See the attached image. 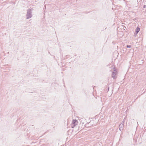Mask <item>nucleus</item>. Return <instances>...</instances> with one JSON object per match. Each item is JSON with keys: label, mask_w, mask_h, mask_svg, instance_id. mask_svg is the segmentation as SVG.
I'll return each mask as SVG.
<instances>
[{"label": "nucleus", "mask_w": 146, "mask_h": 146, "mask_svg": "<svg viewBox=\"0 0 146 146\" xmlns=\"http://www.w3.org/2000/svg\"><path fill=\"white\" fill-rule=\"evenodd\" d=\"M144 128L146 129V127H145Z\"/></svg>", "instance_id": "13"}, {"label": "nucleus", "mask_w": 146, "mask_h": 146, "mask_svg": "<svg viewBox=\"0 0 146 146\" xmlns=\"http://www.w3.org/2000/svg\"><path fill=\"white\" fill-rule=\"evenodd\" d=\"M140 29L139 27H137L135 29V33L136 35H137V33H138V32L139 31Z\"/></svg>", "instance_id": "5"}, {"label": "nucleus", "mask_w": 146, "mask_h": 146, "mask_svg": "<svg viewBox=\"0 0 146 146\" xmlns=\"http://www.w3.org/2000/svg\"><path fill=\"white\" fill-rule=\"evenodd\" d=\"M117 73H115L114 72H112L111 77L114 79H115L117 78L116 75Z\"/></svg>", "instance_id": "3"}, {"label": "nucleus", "mask_w": 146, "mask_h": 146, "mask_svg": "<svg viewBox=\"0 0 146 146\" xmlns=\"http://www.w3.org/2000/svg\"><path fill=\"white\" fill-rule=\"evenodd\" d=\"M105 89L104 91L106 93H107L109 91V87L107 85H106L105 86Z\"/></svg>", "instance_id": "4"}, {"label": "nucleus", "mask_w": 146, "mask_h": 146, "mask_svg": "<svg viewBox=\"0 0 146 146\" xmlns=\"http://www.w3.org/2000/svg\"><path fill=\"white\" fill-rule=\"evenodd\" d=\"M33 10V9H29L27 10V14L26 15L27 19H28L32 17V11Z\"/></svg>", "instance_id": "1"}, {"label": "nucleus", "mask_w": 146, "mask_h": 146, "mask_svg": "<svg viewBox=\"0 0 146 146\" xmlns=\"http://www.w3.org/2000/svg\"><path fill=\"white\" fill-rule=\"evenodd\" d=\"M131 47V45H127L126 46V47L127 48H130Z\"/></svg>", "instance_id": "9"}, {"label": "nucleus", "mask_w": 146, "mask_h": 146, "mask_svg": "<svg viewBox=\"0 0 146 146\" xmlns=\"http://www.w3.org/2000/svg\"><path fill=\"white\" fill-rule=\"evenodd\" d=\"M64 87H65V85H64Z\"/></svg>", "instance_id": "15"}, {"label": "nucleus", "mask_w": 146, "mask_h": 146, "mask_svg": "<svg viewBox=\"0 0 146 146\" xmlns=\"http://www.w3.org/2000/svg\"><path fill=\"white\" fill-rule=\"evenodd\" d=\"M113 70L112 72H114L115 73H117V68L115 67L114 66H113Z\"/></svg>", "instance_id": "6"}, {"label": "nucleus", "mask_w": 146, "mask_h": 146, "mask_svg": "<svg viewBox=\"0 0 146 146\" xmlns=\"http://www.w3.org/2000/svg\"><path fill=\"white\" fill-rule=\"evenodd\" d=\"M78 122L77 120L76 119H73L72 121L71 124V127L73 128L75 126L78 125Z\"/></svg>", "instance_id": "2"}, {"label": "nucleus", "mask_w": 146, "mask_h": 146, "mask_svg": "<svg viewBox=\"0 0 146 146\" xmlns=\"http://www.w3.org/2000/svg\"><path fill=\"white\" fill-rule=\"evenodd\" d=\"M119 130H120V131H121L123 130V129L122 128H119Z\"/></svg>", "instance_id": "10"}, {"label": "nucleus", "mask_w": 146, "mask_h": 146, "mask_svg": "<svg viewBox=\"0 0 146 146\" xmlns=\"http://www.w3.org/2000/svg\"><path fill=\"white\" fill-rule=\"evenodd\" d=\"M146 7V5H144L143 6V8H145Z\"/></svg>", "instance_id": "11"}, {"label": "nucleus", "mask_w": 146, "mask_h": 146, "mask_svg": "<svg viewBox=\"0 0 146 146\" xmlns=\"http://www.w3.org/2000/svg\"><path fill=\"white\" fill-rule=\"evenodd\" d=\"M124 125H122L120 124L119 126V128H122L123 129Z\"/></svg>", "instance_id": "7"}, {"label": "nucleus", "mask_w": 146, "mask_h": 146, "mask_svg": "<svg viewBox=\"0 0 146 146\" xmlns=\"http://www.w3.org/2000/svg\"><path fill=\"white\" fill-rule=\"evenodd\" d=\"M124 122H125V121H123L120 124L122 125H124Z\"/></svg>", "instance_id": "8"}, {"label": "nucleus", "mask_w": 146, "mask_h": 146, "mask_svg": "<svg viewBox=\"0 0 146 146\" xmlns=\"http://www.w3.org/2000/svg\"><path fill=\"white\" fill-rule=\"evenodd\" d=\"M125 117L124 118V119H123V121H125Z\"/></svg>", "instance_id": "12"}, {"label": "nucleus", "mask_w": 146, "mask_h": 146, "mask_svg": "<svg viewBox=\"0 0 146 146\" xmlns=\"http://www.w3.org/2000/svg\"><path fill=\"white\" fill-rule=\"evenodd\" d=\"M144 128L146 129V127H145Z\"/></svg>", "instance_id": "14"}]
</instances>
